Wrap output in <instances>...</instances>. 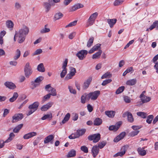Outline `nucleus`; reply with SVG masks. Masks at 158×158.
<instances>
[{
  "label": "nucleus",
  "mask_w": 158,
  "mask_h": 158,
  "mask_svg": "<svg viewBox=\"0 0 158 158\" xmlns=\"http://www.w3.org/2000/svg\"><path fill=\"white\" fill-rule=\"evenodd\" d=\"M87 94L84 93L81 97V102L82 103L84 104L85 103L86 99H87Z\"/></svg>",
  "instance_id": "nucleus-34"
},
{
  "label": "nucleus",
  "mask_w": 158,
  "mask_h": 158,
  "mask_svg": "<svg viewBox=\"0 0 158 158\" xmlns=\"http://www.w3.org/2000/svg\"><path fill=\"white\" fill-rule=\"evenodd\" d=\"M101 44H98L93 46L92 48L89 50V53L91 54L93 53L95 51L97 50L99 48H100Z\"/></svg>",
  "instance_id": "nucleus-21"
},
{
  "label": "nucleus",
  "mask_w": 158,
  "mask_h": 158,
  "mask_svg": "<svg viewBox=\"0 0 158 158\" xmlns=\"http://www.w3.org/2000/svg\"><path fill=\"white\" fill-rule=\"evenodd\" d=\"M122 124L121 122H119L117 123L115 125H111L109 127V129L110 131H116L120 127Z\"/></svg>",
  "instance_id": "nucleus-11"
},
{
  "label": "nucleus",
  "mask_w": 158,
  "mask_h": 158,
  "mask_svg": "<svg viewBox=\"0 0 158 158\" xmlns=\"http://www.w3.org/2000/svg\"><path fill=\"white\" fill-rule=\"evenodd\" d=\"M28 32L29 29L27 27L20 29L18 32H15L18 37V41L19 43H21L24 41L25 36L28 33Z\"/></svg>",
  "instance_id": "nucleus-1"
},
{
  "label": "nucleus",
  "mask_w": 158,
  "mask_h": 158,
  "mask_svg": "<svg viewBox=\"0 0 158 158\" xmlns=\"http://www.w3.org/2000/svg\"><path fill=\"white\" fill-rule=\"evenodd\" d=\"M137 82L136 79H133L127 81L126 84L129 85H133L136 84Z\"/></svg>",
  "instance_id": "nucleus-32"
},
{
  "label": "nucleus",
  "mask_w": 158,
  "mask_h": 158,
  "mask_svg": "<svg viewBox=\"0 0 158 158\" xmlns=\"http://www.w3.org/2000/svg\"><path fill=\"white\" fill-rule=\"evenodd\" d=\"M106 143V141L100 142L98 144V147L100 149H102L105 146Z\"/></svg>",
  "instance_id": "nucleus-42"
},
{
  "label": "nucleus",
  "mask_w": 158,
  "mask_h": 158,
  "mask_svg": "<svg viewBox=\"0 0 158 158\" xmlns=\"http://www.w3.org/2000/svg\"><path fill=\"white\" fill-rule=\"evenodd\" d=\"M39 105V103L38 102H34L30 105V114L35 112L38 109Z\"/></svg>",
  "instance_id": "nucleus-10"
},
{
  "label": "nucleus",
  "mask_w": 158,
  "mask_h": 158,
  "mask_svg": "<svg viewBox=\"0 0 158 158\" xmlns=\"http://www.w3.org/2000/svg\"><path fill=\"white\" fill-rule=\"evenodd\" d=\"M100 94V91L99 90H96L94 92H91L89 94H87V99L89 100L91 99L92 100H96Z\"/></svg>",
  "instance_id": "nucleus-3"
},
{
  "label": "nucleus",
  "mask_w": 158,
  "mask_h": 158,
  "mask_svg": "<svg viewBox=\"0 0 158 158\" xmlns=\"http://www.w3.org/2000/svg\"><path fill=\"white\" fill-rule=\"evenodd\" d=\"M101 135L100 134H95L89 135L88 137V139L90 141L93 140L94 143H97L100 139Z\"/></svg>",
  "instance_id": "nucleus-5"
},
{
  "label": "nucleus",
  "mask_w": 158,
  "mask_h": 158,
  "mask_svg": "<svg viewBox=\"0 0 158 158\" xmlns=\"http://www.w3.org/2000/svg\"><path fill=\"white\" fill-rule=\"evenodd\" d=\"M68 62V59H65L64 60V61L63 62V64H62V69H67L66 68V67L67 66Z\"/></svg>",
  "instance_id": "nucleus-56"
},
{
  "label": "nucleus",
  "mask_w": 158,
  "mask_h": 158,
  "mask_svg": "<svg viewBox=\"0 0 158 158\" xmlns=\"http://www.w3.org/2000/svg\"><path fill=\"white\" fill-rule=\"evenodd\" d=\"M99 149L97 145H95L91 149V153L93 157H95L99 153Z\"/></svg>",
  "instance_id": "nucleus-12"
},
{
  "label": "nucleus",
  "mask_w": 158,
  "mask_h": 158,
  "mask_svg": "<svg viewBox=\"0 0 158 158\" xmlns=\"http://www.w3.org/2000/svg\"><path fill=\"white\" fill-rule=\"evenodd\" d=\"M70 114L69 113H68L67 114L65 115L64 119L61 122L62 123V124H64L65 123H66V122H67L69 120L70 118Z\"/></svg>",
  "instance_id": "nucleus-38"
},
{
  "label": "nucleus",
  "mask_w": 158,
  "mask_h": 158,
  "mask_svg": "<svg viewBox=\"0 0 158 158\" xmlns=\"http://www.w3.org/2000/svg\"><path fill=\"white\" fill-rule=\"evenodd\" d=\"M44 79V77L40 76L37 77L34 81H32L31 83V88L32 89H33L39 85L40 83Z\"/></svg>",
  "instance_id": "nucleus-6"
},
{
  "label": "nucleus",
  "mask_w": 158,
  "mask_h": 158,
  "mask_svg": "<svg viewBox=\"0 0 158 158\" xmlns=\"http://www.w3.org/2000/svg\"><path fill=\"white\" fill-rule=\"evenodd\" d=\"M76 155V151L73 149H72L68 153L67 155L68 158L72 157L75 156Z\"/></svg>",
  "instance_id": "nucleus-26"
},
{
  "label": "nucleus",
  "mask_w": 158,
  "mask_h": 158,
  "mask_svg": "<svg viewBox=\"0 0 158 158\" xmlns=\"http://www.w3.org/2000/svg\"><path fill=\"white\" fill-rule=\"evenodd\" d=\"M73 118H72V119L73 120V121H76L77 120L78 118V114L75 113H73Z\"/></svg>",
  "instance_id": "nucleus-64"
},
{
  "label": "nucleus",
  "mask_w": 158,
  "mask_h": 158,
  "mask_svg": "<svg viewBox=\"0 0 158 158\" xmlns=\"http://www.w3.org/2000/svg\"><path fill=\"white\" fill-rule=\"evenodd\" d=\"M139 131H134L131 132L129 133V135L130 136L133 137L137 135L139 133Z\"/></svg>",
  "instance_id": "nucleus-50"
},
{
  "label": "nucleus",
  "mask_w": 158,
  "mask_h": 158,
  "mask_svg": "<svg viewBox=\"0 0 158 158\" xmlns=\"http://www.w3.org/2000/svg\"><path fill=\"white\" fill-rule=\"evenodd\" d=\"M48 25L46 24L44 26V28L40 30V32L42 34L47 33L50 31V29L47 28Z\"/></svg>",
  "instance_id": "nucleus-35"
},
{
  "label": "nucleus",
  "mask_w": 158,
  "mask_h": 158,
  "mask_svg": "<svg viewBox=\"0 0 158 158\" xmlns=\"http://www.w3.org/2000/svg\"><path fill=\"white\" fill-rule=\"evenodd\" d=\"M52 114L50 113L49 114H45L41 118V119L42 120H45L47 119L49 120H50L52 119Z\"/></svg>",
  "instance_id": "nucleus-29"
},
{
  "label": "nucleus",
  "mask_w": 158,
  "mask_h": 158,
  "mask_svg": "<svg viewBox=\"0 0 158 158\" xmlns=\"http://www.w3.org/2000/svg\"><path fill=\"white\" fill-rule=\"evenodd\" d=\"M5 85L9 88L11 89H14L16 88V86L12 82H6L5 83Z\"/></svg>",
  "instance_id": "nucleus-23"
},
{
  "label": "nucleus",
  "mask_w": 158,
  "mask_h": 158,
  "mask_svg": "<svg viewBox=\"0 0 158 158\" xmlns=\"http://www.w3.org/2000/svg\"><path fill=\"white\" fill-rule=\"evenodd\" d=\"M126 151L125 147V146H123L121 148V152L116 153L114 156V157H116L118 156H122L125 154Z\"/></svg>",
  "instance_id": "nucleus-20"
},
{
  "label": "nucleus",
  "mask_w": 158,
  "mask_h": 158,
  "mask_svg": "<svg viewBox=\"0 0 158 158\" xmlns=\"http://www.w3.org/2000/svg\"><path fill=\"white\" fill-rule=\"evenodd\" d=\"M124 0H115L113 4L114 6H118L121 4L124 1Z\"/></svg>",
  "instance_id": "nucleus-46"
},
{
  "label": "nucleus",
  "mask_w": 158,
  "mask_h": 158,
  "mask_svg": "<svg viewBox=\"0 0 158 158\" xmlns=\"http://www.w3.org/2000/svg\"><path fill=\"white\" fill-rule=\"evenodd\" d=\"M126 135V132H123L120 133L118 136L115 137L114 139V141L115 142H117L122 139Z\"/></svg>",
  "instance_id": "nucleus-17"
},
{
  "label": "nucleus",
  "mask_w": 158,
  "mask_h": 158,
  "mask_svg": "<svg viewBox=\"0 0 158 158\" xmlns=\"http://www.w3.org/2000/svg\"><path fill=\"white\" fill-rule=\"evenodd\" d=\"M81 150L85 153H87L88 152V149L87 147L85 146H83L81 147Z\"/></svg>",
  "instance_id": "nucleus-54"
},
{
  "label": "nucleus",
  "mask_w": 158,
  "mask_h": 158,
  "mask_svg": "<svg viewBox=\"0 0 158 158\" xmlns=\"http://www.w3.org/2000/svg\"><path fill=\"white\" fill-rule=\"evenodd\" d=\"M21 5L20 3L18 2H16L15 4V8L16 10H19L20 9Z\"/></svg>",
  "instance_id": "nucleus-62"
},
{
  "label": "nucleus",
  "mask_w": 158,
  "mask_h": 158,
  "mask_svg": "<svg viewBox=\"0 0 158 158\" xmlns=\"http://www.w3.org/2000/svg\"><path fill=\"white\" fill-rule=\"evenodd\" d=\"M88 53V51L85 50H82L79 51L76 54L79 59L82 60H83L86 56Z\"/></svg>",
  "instance_id": "nucleus-7"
},
{
  "label": "nucleus",
  "mask_w": 158,
  "mask_h": 158,
  "mask_svg": "<svg viewBox=\"0 0 158 158\" xmlns=\"http://www.w3.org/2000/svg\"><path fill=\"white\" fill-rule=\"evenodd\" d=\"M124 101L126 103H130L131 102V100L130 98L127 96H125L124 97Z\"/></svg>",
  "instance_id": "nucleus-63"
},
{
  "label": "nucleus",
  "mask_w": 158,
  "mask_h": 158,
  "mask_svg": "<svg viewBox=\"0 0 158 158\" xmlns=\"http://www.w3.org/2000/svg\"><path fill=\"white\" fill-rule=\"evenodd\" d=\"M115 112L114 111H106L105 112V114L106 115H107L110 118H113L114 117Z\"/></svg>",
  "instance_id": "nucleus-25"
},
{
  "label": "nucleus",
  "mask_w": 158,
  "mask_h": 158,
  "mask_svg": "<svg viewBox=\"0 0 158 158\" xmlns=\"http://www.w3.org/2000/svg\"><path fill=\"white\" fill-rule=\"evenodd\" d=\"M111 76V74L109 73L108 72L104 74L101 77L102 79H104L106 78L107 77H110Z\"/></svg>",
  "instance_id": "nucleus-59"
},
{
  "label": "nucleus",
  "mask_w": 158,
  "mask_h": 158,
  "mask_svg": "<svg viewBox=\"0 0 158 158\" xmlns=\"http://www.w3.org/2000/svg\"><path fill=\"white\" fill-rule=\"evenodd\" d=\"M92 77H89L84 82L82 86L83 89H86L89 87V85L92 81Z\"/></svg>",
  "instance_id": "nucleus-13"
},
{
  "label": "nucleus",
  "mask_w": 158,
  "mask_h": 158,
  "mask_svg": "<svg viewBox=\"0 0 158 158\" xmlns=\"http://www.w3.org/2000/svg\"><path fill=\"white\" fill-rule=\"evenodd\" d=\"M102 53V51L101 50H99L98 52L93 55L92 57V59H94L99 58Z\"/></svg>",
  "instance_id": "nucleus-30"
},
{
  "label": "nucleus",
  "mask_w": 158,
  "mask_h": 158,
  "mask_svg": "<svg viewBox=\"0 0 158 158\" xmlns=\"http://www.w3.org/2000/svg\"><path fill=\"white\" fill-rule=\"evenodd\" d=\"M141 126H132L131 128L135 131H138V130L140 129L141 128Z\"/></svg>",
  "instance_id": "nucleus-61"
},
{
  "label": "nucleus",
  "mask_w": 158,
  "mask_h": 158,
  "mask_svg": "<svg viewBox=\"0 0 158 158\" xmlns=\"http://www.w3.org/2000/svg\"><path fill=\"white\" fill-rule=\"evenodd\" d=\"M70 71L69 73L67 74L65 77V80L67 81L69 79H72L73 77L74 76L76 73V69L72 67H69Z\"/></svg>",
  "instance_id": "nucleus-4"
},
{
  "label": "nucleus",
  "mask_w": 158,
  "mask_h": 158,
  "mask_svg": "<svg viewBox=\"0 0 158 158\" xmlns=\"http://www.w3.org/2000/svg\"><path fill=\"white\" fill-rule=\"evenodd\" d=\"M98 15V13L96 12L91 15L87 20L85 26L86 27L92 26L94 23L95 20L97 18Z\"/></svg>",
  "instance_id": "nucleus-2"
},
{
  "label": "nucleus",
  "mask_w": 158,
  "mask_h": 158,
  "mask_svg": "<svg viewBox=\"0 0 158 158\" xmlns=\"http://www.w3.org/2000/svg\"><path fill=\"white\" fill-rule=\"evenodd\" d=\"M137 114L138 116L141 118H147V114L146 113L142 112H138L137 113Z\"/></svg>",
  "instance_id": "nucleus-37"
},
{
  "label": "nucleus",
  "mask_w": 158,
  "mask_h": 158,
  "mask_svg": "<svg viewBox=\"0 0 158 158\" xmlns=\"http://www.w3.org/2000/svg\"><path fill=\"white\" fill-rule=\"evenodd\" d=\"M107 22L109 24L110 27L112 28L113 27L116 22L117 19H108L107 20Z\"/></svg>",
  "instance_id": "nucleus-24"
},
{
  "label": "nucleus",
  "mask_w": 158,
  "mask_h": 158,
  "mask_svg": "<svg viewBox=\"0 0 158 158\" xmlns=\"http://www.w3.org/2000/svg\"><path fill=\"white\" fill-rule=\"evenodd\" d=\"M68 89L69 90L70 92L73 94H76V90L73 89L72 87L71 86H68Z\"/></svg>",
  "instance_id": "nucleus-58"
},
{
  "label": "nucleus",
  "mask_w": 158,
  "mask_h": 158,
  "mask_svg": "<svg viewBox=\"0 0 158 158\" xmlns=\"http://www.w3.org/2000/svg\"><path fill=\"white\" fill-rule=\"evenodd\" d=\"M112 81L111 79H108L103 81L102 83V85L103 86H105L106 84L110 83Z\"/></svg>",
  "instance_id": "nucleus-60"
},
{
  "label": "nucleus",
  "mask_w": 158,
  "mask_h": 158,
  "mask_svg": "<svg viewBox=\"0 0 158 158\" xmlns=\"http://www.w3.org/2000/svg\"><path fill=\"white\" fill-rule=\"evenodd\" d=\"M158 25V21L156 20L154 22L152 25L149 28V30H152Z\"/></svg>",
  "instance_id": "nucleus-48"
},
{
  "label": "nucleus",
  "mask_w": 158,
  "mask_h": 158,
  "mask_svg": "<svg viewBox=\"0 0 158 158\" xmlns=\"http://www.w3.org/2000/svg\"><path fill=\"white\" fill-rule=\"evenodd\" d=\"M77 21L75 20L73 22L70 23L69 24L65 26V27L67 28L69 27H72L73 26L75 25L77 23Z\"/></svg>",
  "instance_id": "nucleus-55"
},
{
  "label": "nucleus",
  "mask_w": 158,
  "mask_h": 158,
  "mask_svg": "<svg viewBox=\"0 0 158 158\" xmlns=\"http://www.w3.org/2000/svg\"><path fill=\"white\" fill-rule=\"evenodd\" d=\"M84 5L80 3H77L73 6L70 9V11H74L77 9L83 7Z\"/></svg>",
  "instance_id": "nucleus-18"
},
{
  "label": "nucleus",
  "mask_w": 158,
  "mask_h": 158,
  "mask_svg": "<svg viewBox=\"0 0 158 158\" xmlns=\"http://www.w3.org/2000/svg\"><path fill=\"white\" fill-rule=\"evenodd\" d=\"M140 97L143 103H147L151 100L150 97L146 96L143 94H141L140 95Z\"/></svg>",
  "instance_id": "nucleus-15"
},
{
  "label": "nucleus",
  "mask_w": 158,
  "mask_h": 158,
  "mask_svg": "<svg viewBox=\"0 0 158 158\" xmlns=\"http://www.w3.org/2000/svg\"><path fill=\"white\" fill-rule=\"evenodd\" d=\"M49 91H50V92L51 93V95L56 96V90L53 87L51 88V89L49 90Z\"/></svg>",
  "instance_id": "nucleus-51"
},
{
  "label": "nucleus",
  "mask_w": 158,
  "mask_h": 158,
  "mask_svg": "<svg viewBox=\"0 0 158 158\" xmlns=\"http://www.w3.org/2000/svg\"><path fill=\"white\" fill-rule=\"evenodd\" d=\"M94 40V38L93 37L90 38L88 40L87 46L88 48H90L92 45Z\"/></svg>",
  "instance_id": "nucleus-43"
},
{
  "label": "nucleus",
  "mask_w": 158,
  "mask_h": 158,
  "mask_svg": "<svg viewBox=\"0 0 158 158\" xmlns=\"http://www.w3.org/2000/svg\"><path fill=\"white\" fill-rule=\"evenodd\" d=\"M102 123V120L99 118H96L94 121V126H99Z\"/></svg>",
  "instance_id": "nucleus-31"
},
{
  "label": "nucleus",
  "mask_w": 158,
  "mask_h": 158,
  "mask_svg": "<svg viewBox=\"0 0 158 158\" xmlns=\"http://www.w3.org/2000/svg\"><path fill=\"white\" fill-rule=\"evenodd\" d=\"M54 136L52 135H50L47 136L44 139V143H47L50 142L51 143H53V142L51 141L54 139Z\"/></svg>",
  "instance_id": "nucleus-19"
},
{
  "label": "nucleus",
  "mask_w": 158,
  "mask_h": 158,
  "mask_svg": "<svg viewBox=\"0 0 158 158\" xmlns=\"http://www.w3.org/2000/svg\"><path fill=\"white\" fill-rule=\"evenodd\" d=\"M67 73V69H63L60 73V76L61 78H64Z\"/></svg>",
  "instance_id": "nucleus-52"
},
{
  "label": "nucleus",
  "mask_w": 158,
  "mask_h": 158,
  "mask_svg": "<svg viewBox=\"0 0 158 158\" xmlns=\"http://www.w3.org/2000/svg\"><path fill=\"white\" fill-rule=\"evenodd\" d=\"M23 115L21 113L16 114H15L12 117V122L16 123L21 120L23 118Z\"/></svg>",
  "instance_id": "nucleus-8"
},
{
  "label": "nucleus",
  "mask_w": 158,
  "mask_h": 158,
  "mask_svg": "<svg viewBox=\"0 0 158 158\" xmlns=\"http://www.w3.org/2000/svg\"><path fill=\"white\" fill-rule=\"evenodd\" d=\"M144 148L145 147L142 148L139 147L138 148V153L140 156H143L146 155V151L144 149Z\"/></svg>",
  "instance_id": "nucleus-22"
},
{
  "label": "nucleus",
  "mask_w": 158,
  "mask_h": 158,
  "mask_svg": "<svg viewBox=\"0 0 158 158\" xmlns=\"http://www.w3.org/2000/svg\"><path fill=\"white\" fill-rule=\"evenodd\" d=\"M154 116L152 115H148L147 118L146 122L148 124H151L153 120Z\"/></svg>",
  "instance_id": "nucleus-41"
},
{
  "label": "nucleus",
  "mask_w": 158,
  "mask_h": 158,
  "mask_svg": "<svg viewBox=\"0 0 158 158\" xmlns=\"http://www.w3.org/2000/svg\"><path fill=\"white\" fill-rule=\"evenodd\" d=\"M23 126V124H20L16 127L13 129V131L15 133H18L19 132L20 130Z\"/></svg>",
  "instance_id": "nucleus-39"
},
{
  "label": "nucleus",
  "mask_w": 158,
  "mask_h": 158,
  "mask_svg": "<svg viewBox=\"0 0 158 158\" xmlns=\"http://www.w3.org/2000/svg\"><path fill=\"white\" fill-rule=\"evenodd\" d=\"M78 137H79V135L78 136L77 134V132L75 134H72L69 137V138L70 139H74L76 138H78Z\"/></svg>",
  "instance_id": "nucleus-53"
},
{
  "label": "nucleus",
  "mask_w": 158,
  "mask_h": 158,
  "mask_svg": "<svg viewBox=\"0 0 158 158\" xmlns=\"http://www.w3.org/2000/svg\"><path fill=\"white\" fill-rule=\"evenodd\" d=\"M21 52L18 49L16 52L15 55L14 56V59L16 60L18 59L20 56Z\"/></svg>",
  "instance_id": "nucleus-47"
},
{
  "label": "nucleus",
  "mask_w": 158,
  "mask_h": 158,
  "mask_svg": "<svg viewBox=\"0 0 158 158\" xmlns=\"http://www.w3.org/2000/svg\"><path fill=\"white\" fill-rule=\"evenodd\" d=\"M42 50L41 49L36 50L33 54V55H38L40 54L42 52Z\"/></svg>",
  "instance_id": "nucleus-57"
},
{
  "label": "nucleus",
  "mask_w": 158,
  "mask_h": 158,
  "mask_svg": "<svg viewBox=\"0 0 158 158\" xmlns=\"http://www.w3.org/2000/svg\"><path fill=\"white\" fill-rule=\"evenodd\" d=\"M125 89V87L124 86H122L118 88L116 90V94H119L122 92Z\"/></svg>",
  "instance_id": "nucleus-44"
},
{
  "label": "nucleus",
  "mask_w": 158,
  "mask_h": 158,
  "mask_svg": "<svg viewBox=\"0 0 158 158\" xmlns=\"http://www.w3.org/2000/svg\"><path fill=\"white\" fill-rule=\"evenodd\" d=\"M24 72L26 77H29L30 75V65L29 63L26 64L24 68Z\"/></svg>",
  "instance_id": "nucleus-16"
},
{
  "label": "nucleus",
  "mask_w": 158,
  "mask_h": 158,
  "mask_svg": "<svg viewBox=\"0 0 158 158\" xmlns=\"http://www.w3.org/2000/svg\"><path fill=\"white\" fill-rule=\"evenodd\" d=\"M85 131L86 130L85 129H81L80 130H77V132L78 136L79 135V137L80 136L84 134Z\"/></svg>",
  "instance_id": "nucleus-45"
},
{
  "label": "nucleus",
  "mask_w": 158,
  "mask_h": 158,
  "mask_svg": "<svg viewBox=\"0 0 158 158\" xmlns=\"http://www.w3.org/2000/svg\"><path fill=\"white\" fill-rule=\"evenodd\" d=\"M18 97V94L17 92H15L13 94V96L10 98L9 101L10 102H13L15 101Z\"/></svg>",
  "instance_id": "nucleus-36"
},
{
  "label": "nucleus",
  "mask_w": 158,
  "mask_h": 158,
  "mask_svg": "<svg viewBox=\"0 0 158 158\" xmlns=\"http://www.w3.org/2000/svg\"><path fill=\"white\" fill-rule=\"evenodd\" d=\"M15 135L13 133L11 132L9 135V136L8 139L5 141L6 143H8L11 141L15 137Z\"/></svg>",
  "instance_id": "nucleus-40"
},
{
  "label": "nucleus",
  "mask_w": 158,
  "mask_h": 158,
  "mask_svg": "<svg viewBox=\"0 0 158 158\" xmlns=\"http://www.w3.org/2000/svg\"><path fill=\"white\" fill-rule=\"evenodd\" d=\"M6 25L7 27L10 30H12L13 27V23L10 20H9L6 21Z\"/></svg>",
  "instance_id": "nucleus-33"
},
{
  "label": "nucleus",
  "mask_w": 158,
  "mask_h": 158,
  "mask_svg": "<svg viewBox=\"0 0 158 158\" xmlns=\"http://www.w3.org/2000/svg\"><path fill=\"white\" fill-rule=\"evenodd\" d=\"M37 69L38 71L41 72H44L45 71V69L43 63L39 64L37 66Z\"/></svg>",
  "instance_id": "nucleus-27"
},
{
  "label": "nucleus",
  "mask_w": 158,
  "mask_h": 158,
  "mask_svg": "<svg viewBox=\"0 0 158 158\" xmlns=\"http://www.w3.org/2000/svg\"><path fill=\"white\" fill-rule=\"evenodd\" d=\"M127 117V120L130 123H133L134 121V119L132 114L129 112L127 111L123 114V117L125 118Z\"/></svg>",
  "instance_id": "nucleus-9"
},
{
  "label": "nucleus",
  "mask_w": 158,
  "mask_h": 158,
  "mask_svg": "<svg viewBox=\"0 0 158 158\" xmlns=\"http://www.w3.org/2000/svg\"><path fill=\"white\" fill-rule=\"evenodd\" d=\"M53 103L52 102H49L46 105L43 106L40 108L41 110L42 111H45L47 110L50 108L53 104Z\"/></svg>",
  "instance_id": "nucleus-14"
},
{
  "label": "nucleus",
  "mask_w": 158,
  "mask_h": 158,
  "mask_svg": "<svg viewBox=\"0 0 158 158\" xmlns=\"http://www.w3.org/2000/svg\"><path fill=\"white\" fill-rule=\"evenodd\" d=\"M43 6L45 9V12H48L50 10L51 5L49 3L45 2L43 3Z\"/></svg>",
  "instance_id": "nucleus-28"
},
{
  "label": "nucleus",
  "mask_w": 158,
  "mask_h": 158,
  "mask_svg": "<svg viewBox=\"0 0 158 158\" xmlns=\"http://www.w3.org/2000/svg\"><path fill=\"white\" fill-rule=\"evenodd\" d=\"M63 16V14L60 13L58 12L56 13L55 16V18L56 20H58L61 18Z\"/></svg>",
  "instance_id": "nucleus-49"
}]
</instances>
